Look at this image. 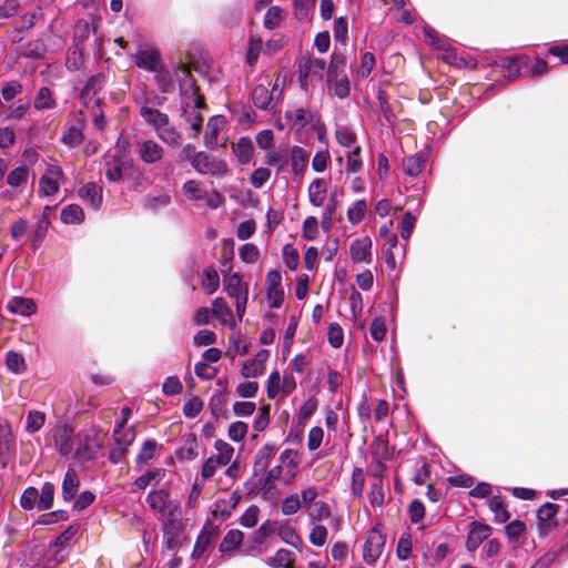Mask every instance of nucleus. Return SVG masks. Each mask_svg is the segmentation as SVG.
Here are the masks:
<instances>
[{"instance_id": "f257e3e1", "label": "nucleus", "mask_w": 568, "mask_h": 568, "mask_svg": "<svg viewBox=\"0 0 568 568\" xmlns=\"http://www.w3.org/2000/svg\"><path fill=\"white\" fill-rule=\"evenodd\" d=\"M285 81L286 75L278 72L274 82L255 85L251 93L254 105L263 111H275L282 101Z\"/></svg>"}, {"instance_id": "f03ea898", "label": "nucleus", "mask_w": 568, "mask_h": 568, "mask_svg": "<svg viewBox=\"0 0 568 568\" xmlns=\"http://www.w3.org/2000/svg\"><path fill=\"white\" fill-rule=\"evenodd\" d=\"M146 504L153 511L161 514L162 519L181 516L179 501L171 499L165 489L151 490L146 496Z\"/></svg>"}, {"instance_id": "7ed1b4c3", "label": "nucleus", "mask_w": 568, "mask_h": 568, "mask_svg": "<svg viewBox=\"0 0 568 568\" xmlns=\"http://www.w3.org/2000/svg\"><path fill=\"white\" fill-rule=\"evenodd\" d=\"M386 544V536L382 531L381 525L376 524L367 531L365 542L363 545V560L374 567L381 558Z\"/></svg>"}, {"instance_id": "20e7f679", "label": "nucleus", "mask_w": 568, "mask_h": 568, "mask_svg": "<svg viewBox=\"0 0 568 568\" xmlns=\"http://www.w3.org/2000/svg\"><path fill=\"white\" fill-rule=\"evenodd\" d=\"M181 516L162 519V551L176 552L181 545L183 524Z\"/></svg>"}, {"instance_id": "39448f33", "label": "nucleus", "mask_w": 568, "mask_h": 568, "mask_svg": "<svg viewBox=\"0 0 568 568\" xmlns=\"http://www.w3.org/2000/svg\"><path fill=\"white\" fill-rule=\"evenodd\" d=\"M191 165L200 174L224 176L229 173V166L225 161L211 158L205 152H197L193 156Z\"/></svg>"}, {"instance_id": "423d86ee", "label": "nucleus", "mask_w": 568, "mask_h": 568, "mask_svg": "<svg viewBox=\"0 0 568 568\" xmlns=\"http://www.w3.org/2000/svg\"><path fill=\"white\" fill-rule=\"evenodd\" d=\"M265 294L271 308H280L284 302L285 293L282 287V275L277 270H271L266 274Z\"/></svg>"}, {"instance_id": "0eeeda50", "label": "nucleus", "mask_w": 568, "mask_h": 568, "mask_svg": "<svg viewBox=\"0 0 568 568\" xmlns=\"http://www.w3.org/2000/svg\"><path fill=\"white\" fill-rule=\"evenodd\" d=\"M373 241L368 235L355 239L349 245V256L354 264H372Z\"/></svg>"}, {"instance_id": "6e6552de", "label": "nucleus", "mask_w": 568, "mask_h": 568, "mask_svg": "<svg viewBox=\"0 0 568 568\" xmlns=\"http://www.w3.org/2000/svg\"><path fill=\"white\" fill-rule=\"evenodd\" d=\"M134 63L149 72L158 71L163 65L160 52L154 47L140 48L134 55Z\"/></svg>"}, {"instance_id": "1a4fd4ad", "label": "nucleus", "mask_w": 568, "mask_h": 568, "mask_svg": "<svg viewBox=\"0 0 568 568\" xmlns=\"http://www.w3.org/2000/svg\"><path fill=\"white\" fill-rule=\"evenodd\" d=\"M135 102L140 106L139 113H140L141 118L144 120V122L148 125H150L154 129L155 133L162 126L166 125L168 121H170L168 114L161 112L160 110H158L155 108L149 106L148 99H145V100L136 99Z\"/></svg>"}, {"instance_id": "9d476101", "label": "nucleus", "mask_w": 568, "mask_h": 568, "mask_svg": "<svg viewBox=\"0 0 568 568\" xmlns=\"http://www.w3.org/2000/svg\"><path fill=\"white\" fill-rule=\"evenodd\" d=\"M273 468H278L281 479H284L285 483L290 481L297 473V453L290 448L283 450L280 455L278 464Z\"/></svg>"}, {"instance_id": "9b49d317", "label": "nucleus", "mask_w": 568, "mask_h": 568, "mask_svg": "<svg viewBox=\"0 0 568 568\" xmlns=\"http://www.w3.org/2000/svg\"><path fill=\"white\" fill-rule=\"evenodd\" d=\"M270 352L267 349H260L255 356L243 363L241 375L244 378H254L262 376L265 371L266 362L268 361Z\"/></svg>"}, {"instance_id": "f8f14e48", "label": "nucleus", "mask_w": 568, "mask_h": 568, "mask_svg": "<svg viewBox=\"0 0 568 568\" xmlns=\"http://www.w3.org/2000/svg\"><path fill=\"white\" fill-rule=\"evenodd\" d=\"M114 442L115 445L110 449L109 460L116 465L122 462L123 457L128 452V447L134 439V433L132 430H126L123 434H120L119 429H114Z\"/></svg>"}, {"instance_id": "ddd939ff", "label": "nucleus", "mask_w": 568, "mask_h": 568, "mask_svg": "<svg viewBox=\"0 0 568 568\" xmlns=\"http://www.w3.org/2000/svg\"><path fill=\"white\" fill-rule=\"evenodd\" d=\"M71 427L64 425L54 432V447L64 457H69L75 449V438Z\"/></svg>"}, {"instance_id": "4468645a", "label": "nucleus", "mask_w": 568, "mask_h": 568, "mask_svg": "<svg viewBox=\"0 0 568 568\" xmlns=\"http://www.w3.org/2000/svg\"><path fill=\"white\" fill-rule=\"evenodd\" d=\"M62 169L58 165H52L48 169L47 173L40 178L39 192L44 196L53 195L59 190V183L62 179Z\"/></svg>"}, {"instance_id": "2eb2a0df", "label": "nucleus", "mask_w": 568, "mask_h": 568, "mask_svg": "<svg viewBox=\"0 0 568 568\" xmlns=\"http://www.w3.org/2000/svg\"><path fill=\"white\" fill-rule=\"evenodd\" d=\"M136 153L145 164H153L163 156V148L153 140H144L136 143Z\"/></svg>"}, {"instance_id": "dca6fc26", "label": "nucleus", "mask_w": 568, "mask_h": 568, "mask_svg": "<svg viewBox=\"0 0 568 568\" xmlns=\"http://www.w3.org/2000/svg\"><path fill=\"white\" fill-rule=\"evenodd\" d=\"M105 85V77L102 73L91 75L80 92V100L85 108H89L90 102L93 98L103 89Z\"/></svg>"}, {"instance_id": "f3484780", "label": "nucleus", "mask_w": 568, "mask_h": 568, "mask_svg": "<svg viewBox=\"0 0 568 568\" xmlns=\"http://www.w3.org/2000/svg\"><path fill=\"white\" fill-rule=\"evenodd\" d=\"M490 535L489 526L473 521L466 539V548L473 552L478 549L480 544Z\"/></svg>"}, {"instance_id": "a211bd4d", "label": "nucleus", "mask_w": 568, "mask_h": 568, "mask_svg": "<svg viewBox=\"0 0 568 568\" xmlns=\"http://www.w3.org/2000/svg\"><path fill=\"white\" fill-rule=\"evenodd\" d=\"M212 316L222 325L235 326V318L232 310L223 297H216L212 302Z\"/></svg>"}, {"instance_id": "6ab92c4d", "label": "nucleus", "mask_w": 568, "mask_h": 568, "mask_svg": "<svg viewBox=\"0 0 568 568\" xmlns=\"http://www.w3.org/2000/svg\"><path fill=\"white\" fill-rule=\"evenodd\" d=\"M78 194L80 199L89 203L94 210H99L101 207L103 196L102 187L99 184L89 182L80 187Z\"/></svg>"}, {"instance_id": "aec40b11", "label": "nucleus", "mask_w": 568, "mask_h": 568, "mask_svg": "<svg viewBox=\"0 0 568 568\" xmlns=\"http://www.w3.org/2000/svg\"><path fill=\"white\" fill-rule=\"evenodd\" d=\"M308 201L313 206L324 205L327 196V182L324 179H315L308 185Z\"/></svg>"}, {"instance_id": "412c9836", "label": "nucleus", "mask_w": 568, "mask_h": 568, "mask_svg": "<svg viewBox=\"0 0 568 568\" xmlns=\"http://www.w3.org/2000/svg\"><path fill=\"white\" fill-rule=\"evenodd\" d=\"M16 449V440L10 424L0 420V457H9Z\"/></svg>"}, {"instance_id": "4be33fe9", "label": "nucleus", "mask_w": 568, "mask_h": 568, "mask_svg": "<svg viewBox=\"0 0 568 568\" xmlns=\"http://www.w3.org/2000/svg\"><path fill=\"white\" fill-rule=\"evenodd\" d=\"M203 101L201 98L195 99L194 105H186L183 109V115L185 121L190 124L191 129L194 132V136L200 132L203 123V116L200 112V108L202 106Z\"/></svg>"}, {"instance_id": "5701e85b", "label": "nucleus", "mask_w": 568, "mask_h": 568, "mask_svg": "<svg viewBox=\"0 0 568 568\" xmlns=\"http://www.w3.org/2000/svg\"><path fill=\"white\" fill-rule=\"evenodd\" d=\"M426 163L427 155L424 153H416L414 155L405 158L402 166L406 175L410 178H416L423 172V170L426 166Z\"/></svg>"}, {"instance_id": "b1692460", "label": "nucleus", "mask_w": 568, "mask_h": 568, "mask_svg": "<svg viewBox=\"0 0 568 568\" xmlns=\"http://www.w3.org/2000/svg\"><path fill=\"white\" fill-rule=\"evenodd\" d=\"M7 308L12 314L30 316L36 312L37 305L31 298L14 296L8 302Z\"/></svg>"}, {"instance_id": "393cba45", "label": "nucleus", "mask_w": 568, "mask_h": 568, "mask_svg": "<svg viewBox=\"0 0 568 568\" xmlns=\"http://www.w3.org/2000/svg\"><path fill=\"white\" fill-rule=\"evenodd\" d=\"M349 91H351L349 81L345 73L344 74H334L332 78H328L329 94L343 100L348 97Z\"/></svg>"}, {"instance_id": "a878e982", "label": "nucleus", "mask_w": 568, "mask_h": 568, "mask_svg": "<svg viewBox=\"0 0 568 568\" xmlns=\"http://www.w3.org/2000/svg\"><path fill=\"white\" fill-rule=\"evenodd\" d=\"M223 285L227 295L232 298L241 296L242 294H248V286L246 283H243L239 273H233L229 276H225L223 280Z\"/></svg>"}, {"instance_id": "bb28decb", "label": "nucleus", "mask_w": 568, "mask_h": 568, "mask_svg": "<svg viewBox=\"0 0 568 568\" xmlns=\"http://www.w3.org/2000/svg\"><path fill=\"white\" fill-rule=\"evenodd\" d=\"M80 486V480L78 478V474L74 468H68L64 474V478L62 481V497L65 501L72 500Z\"/></svg>"}, {"instance_id": "cd10ccee", "label": "nucleus", "mask_w": 568, "mask_h": 568, "mask_svg": "<svg viewBox=\"0 0 568 568\" xmlns=\"http://www.w3.org/2000/svg\"><path fill=\"white\" fill-rule=\"evenodd\" d=\"M288 161L291 162L293 173L301 175L306 169L308 154L303 148L294 145L290 150Z\"/></svg>"}, {"instance_id": "c85d7f7f", "label": "nucleus", "mask_w": 568, "mask_h": 568, "mask_svg": "<svg viewBox=\"0 0 568 568\" xmlns=\"http://www.w3.org/2000/svg\"><path fill=\"white\" fill-rule=\"evenodd\" d=\"M232 150L241 164L250 163L254 153L253 143L248 138L237 140V142L233 143Z\"/></svg>"}, {"instance_id": "c756f323", "label": "nucleus", "mask_w": 568, "mask_h": 568, "mask_svg": "<svg viewBox=\"0 0 568 568\" xmlns=\"http://www.w3.org/2000/svg\"><path fill=\"white\" fill-rule=\"evenodd\" d=\"M174 75L182 93H195V82L191 70L186 65H178L174 70Z\"/></svg>"}, {"instance_id": "7c9ffc66", "label": "nucleus", "mask_w": 568, "mask_h": 568, "mask_svg": "<svg viewBox=\"0 0 568 568\" xmlns=\"http://www.w3.org/2000/svg\"><path fill=\"white\" fill-rule=\"evenodd\" d=\"M83 120L79 121L78 124L68 126L62 134V142L70 148L79 146L83 140Z\"/></svg>"}, {"instance_id": "2f4dec72", "label": "nucleus", "mask_w": 568, "mask_h": 568, "mask_svg": "<svg viewBox=\"0 0 568 568\" xmlns=\"http://www.w3.org/2000/svg\"><path fill=\"white\" fill-rule=\"evenodd\" d=\"M162 448V445H159L154 439H146L136 455V465H146L150 460L156 457L158 452Z\"/></svg>"}, {"instance_id": "473e14b6", "label": "nucleus", "mask_w": 568, "mask_h": 568, "mask_svg": "<svg viewBox=\"0 0 568 568\" xmlns=\"http://www.w3.org/2000/svg\"><path fill=\"white\" fill-rule=\"evenodd\" d=\"M57 106V101L52 95V91L48 87H42L38 90L33 108L37 111L52 110Z\"/></svg>"}, {"instance_id": "72a5a7b5", "label": "nucleus", "mask_w": 568, "mask_h": 568, "mask_svg": "<svg viewBox=\"0 0 568 568\" xmlns=\"http://www.w3.org/2000/svg\"><path fill=\"white\" fill-rule=\"evenodd\" d=\"M335 138L343 148L354 150L356 146H361L357 143L356 133L347 125H338L335 131Z\"/></svg>"}, {"instance_id": "f704fd0d", "label": "nucleus", "mask_w": 568, "mask_h": 568, "mask_svg": "<svg viewBox=\"0 0 568 568\" xmlns=\"http://www.w3.org/2000/svg\"><path fill=\"white\" fill-rule=\"evenodd\" d=\"M156 136L172 148H179L182 144V135L178 132V130L171 125L170 121L168 124L162 126L158 132Z\"/></svg>"}, {"instance_id": "c9c22d12", "label": "nucleus", "mask_w": 568, "mask_h": 568, "mask_svg": "<svg viewBox=\"0 0 568 568\" xmlns=\"http://www.w3.org/2000/svg\"><path fill=\"white\" fill-rule=\"evenodd\" d=\"M286 13L284 10L278 6H272L266 11L264 19H263V26L267 30H274L277 29L282 22L285 20Z\"/></svg>"}, {"instance_id": "e433bc0d", "label": "nucleus", "mask_w": 568, "mask_h": 568, "mask_svg": "<svg viewBox=\"0 0 568 568\" xmlns=\"http://www.w3.org/2000/svg\"><path fill=\"white\" fill-rule=\"evenodd\" d=\"M413 554V537L409 529L403 531L396 546V556L399 560H407Z\"/></svg>"}, {"instance_id": "4c0bfd02", "label": "nucleus", "mask_w": 568, "mask_h": 568, "mask_svg": "<svg viewBox=\"0 0 568 568\" xmlns=\"http://www.w3.org/2000/svg\"><path fill=\"white\" fill-rule=\"evenodd\" d=\"M78 532V526L70 525L67 529H64L54 540L53 547L57 548V552L54 554V558L57 561H61L63 556L59 557V552L65 549L75 534Z\"/></svg>"}, {"instance_id": "58836bf2", "label": "nucleus", "mask_w": 568, "mask_h": 568, "mask_svg": "<svg viewBox=\"0 0 568 568\" xmlns=\"http://www.w3.org/2000/svg\"><path fill=\"white\" fill-rule=\"evenodd\" d=\"M266 394L272 400L276 399L280 395L283 397L282 375L277 369H274L268 375L266 382Z\"/></svg>"}, {"instance_id": "ea45409f", "label": "nucleus", "mask_w": 568, "mask_h": 568, "mask_svg": "<svg viewBox=\"0 0 568 568\" xmlns=\"http://www.w3.org/2000/svg\"><path fill=\"white\" fill-rule=\"evenodd\" d=\"M201 285L209 295H212L217 291L220 286V276L214 267H206L203 271Z\"/></svg>"}, {"instance_id": "a19ab883", "label": "nucleus", "mask_w": 568, "mask_h": 568, "mask_svg": "<svg viewBox=\"0 0 568 568\" xmlns=\"http://www.w3.org/2000/svg\"><path fill=\"white\" fill-rule=\"evenodd\" d=\"M54 494V485L50 481L44 483L41 487V493H39V501L37 504L38 510L42 511L52 508Z\"/></svg>"}, {"instance_id": "79ce46f5", "label": "nucleus", "mask_w": 568, "mask_h": 568, "mask_svg": "<svg viewBox=\"0 0 568 568\" xmlns=\"http://www.w3.org/2000/svg\"><path fill=\"white\" fill-rule=\"evenodd\" d=\"M423 33L425 41L429 43L432 47L443 51L448 50L450 48L449 40L445 36L439 34L433 28L425 27Z\"/></svg>"}, {"instance_id": "37998d69", "label": "nucleus", "mask_w": 568, "mask_h": 568, "mask_svg": "<svg viewBox=\"0 0 568 568\" xmlns=\"http://www.w3.org/2000/svg\"><path fill=\"white\" fill-rule=\"evenodd\" d=\"M335 45L345 48L348 39V22L346 18L335 19L333 27Z\"/></svg>"}, {"instance_id": "c03bdc74", "label": "nucleus", "mask_w": 568, "mask_h": 568, "mask_svg": "<svg viewBox=\"0 0 568 568\" xmlns=\"http://www.w3.org/2000/svg\"><path fill=\"white\" fill-rule=\"evenodd\" d=\"M243 537V532L239 529L227 531L220 544L219 550L221 552H229L236 549L241 545Z\"/></svg>"}, {"instance_id": "a18cd8bd", "label": "nucleus", "mask_w": 568, "mask_h": 568, "mask_svg": "<svg viewBox=\"0 0 568 568\" xmlns=\"http://www.w3.org/2000/svg\"><path fill=\"white\" fill-rule=\"evenodd\" d=\"M274 454V446L266 444L255 455L254 469L255 471H265L270 466L271 458Z\"/></svg>"}, {"instance_id": "49530a36", "label": "nucleus", "mask_w": 568, "mask_h": 568, "mask_svg": "<svg viewBox=\"0 0 568 568\" xmlns=\"http://www.w3.org/2000/svg\"><path fill=\"white\" fill-rule=\"evenodd\" d=\"M295 555L287 549H280L273 557H270L266 564L273 568H290L294 561Z\"/></svg>"}, {"instance_id": "de8ad7c7", "label": "nucleus", "mask_w": 568, "mask_h": 568, "mask_svg": "<svg viewBox=\"0 0 568 568\" xmlns=\"http://www.w3.org/2000/svg\"><path fill=\"white\" fill-rule=\"evenodd\" d=\"M263 47L261 38L250 37L246 49V63L251 68L256 65L260 54L263 51Z\"/></svg>"}, {"instance_id": "09e8293b", "label": "nucleus", "mask_w": 568, "mask_h": 568, "mask_svg": "<svg viewBox=\"0 0 568 568\" xmlns=\"http://www.w3.org/2000/svg\"><path fill=\"white\" fill-rule=\"evenodd\" d=\"M153 73H154V80H155L158 88L161 92L169 93V92L173 91L174 83L171 78L170 71L168 70V68L164 64L162 67H160V69L158 71H154Z\"/></svg>"}, {"instance_id": "8fccbe9b", "label": "nucleus", "mask_w": 568, "mask_h": 568, "mask_svg": "<svg viewBox=\"0 0 568 568\" xmlns=\"http://www.w3.org/2000/svg\"><path fill=\"white\" fill-rule=\"evenodd\" d=\"M84 220V212L81 206L70 204L61 212V221L65 224H80Z\"/></svg>"}, {"instance_id": "3c124183", "label": "nucleus", "mask_w": 568, "mask_h": 568, "mask_svg": "<svg viewBox=\"0 0 568 568\" xmlns=\"http://www.w3.org/2000/svg\"><path fill=\"white\" fill-rule=\"evenodd\" d=\"M185 195L192 201L205 200L207 191L202 183L195 180H189L183 184Z\"/></svg>"}, {"instance_id": "603ef678", "label": "nucleus", "mask_w": 568, "mask_h": 568, "mask_svg": "<svg viewBox=\"0 0 568 568\" xmlns=\"http://www.w3.org/2000/svg\"><path fill=\"white\" fill-rule=\"evenodd\" d=\"M278 536L285 544L294 548H300L303 544L302 538L297 534L296 529L288 524L280 527Z\"/></svg>"}, {"instance_id": "864d4df0", "label": "nucleus", "mask_w": 568, "mask_h": 568, "mask_svg": "<svg viewBox=\"0 0 568 568\" xmlns=\"http://www.w3.org/2000/svg\"><path fill=\"white\" fill-rule=\"evenodd\" d=\"M49 225V217L45 214H42L36 223V229L31 237V245L33 248H37L42 243L47 235Z\"/></svg>"}, {"instance_id": "5fc2aeb1", "label": "nucleus", "mask_w": 568, "mask_h": 568, "mask_svg": "<svg viewBox=\"0 0 568 568\" xmlns=\"http://www.w3.org/2000/svg\"><path fill=\"white\" fill-rule=\"evenodd\" d=\"M29 172L26 166L13 169L7 176V183L14 190L24 186L28 182Z\"/></svg>"}, {"instance_id": "6e6d98bb", "label": "nucleus", "mask_w": 568, "mask_h": 568, "mask_svg": "<svg viewBox=\"0 0 568 568\" xmlns=\"http://www.w3.org/2000/svg\"><path fill=\"white\" fill-rule=\"evenodd\" d=\"M488 506L490 511L494 514L496 523L504 524L509 519L510 514L499 497H493L489 500Z\"/></svg>"}, {"instance_id": "4d7b16f0", "label": "nucleus", "mask_w": 568, "mask_h": 568, "mask_svg": "<svg viewBox=\"0 0 568 568\" xmlns=\"http://www.w3.org/2000/svg\"><path fill=\"white\" fill-rule=\"evenodd\" d=\"M367 204L365 200H357L348 210H347V220L352 225L359 224L366 214Z\"/></svg>"}, {"instance_id": "13d9d810", "label": "nucleus", "mask_w": 568, "mask_h": 568, "mask_svg": "<svg viewBox=\"0 0 568 568\" xmlns=\"http://www.w3.org/2000/svg\"><path fill=\"white\" fill-rule=\"evenodd\" d=\"M214 447L217 450V455L213 457L219 460L221 466L227 465L233 457L234 448L222 439L215 440Z\"/></svg>"}, {"instance_id": "bf43d9fd", "label": "nucleus", "mask_w": 568, "mask_h": 568, "mask_svg": "<svg viewBox=\"0 0 568 568\" xmlns=\"http://www.w3.org/2000/svg\"><path fill=\"white\" fill-rule=\"evenodd\" d=\"M286 118L292 122L293 126L304 128L313 119L311 112L304 108H297L286 113Z\"/></svg>"}, {"instance_id": "052dcab7", "label": "nucleus", "mask_w": 568, "mask_h": 568, "mask_svg": "<svg viewBox=\"0 0 568 568\" xmlns=\"http://www.w3.org/2000/svg\"><path fill=\"white\" fill-rule=\"evenodd\" d=\"M45 423V414L40 410H30L27 415L26 432L33 434L40 430Z\"/></svg>"}, {"instance_id": "680f3d73", "label": "nucleus", "mask_w": 568, "mask_h": 568, "mask_svg": "<svg viewBox=\"0 0 568 568\" xmlns=\"http://www.w3.org/2000/svg\"><path fill=\"white\" fill-rule=\"evenodd\" d=\"M311 523H320L331 517L329 506L325 501L314 503L313 507L308 511Z\"/></svg>"}, {"instance_id": "e2e57ef3", "label": "nucleus", "mask_w": 568, "mask_h": 568, "mask_svg": "<svg viewBox=\"0 0 568 568\" xmlns=\"http://www.w3.org/2000/svg\"><path fill=\"white\" fill-rule=\"evenodd\" d=\"M312 528L310 532V542L316 547H322L326 544L328 530L320 523H311Z\"/></svg>"}, {"instance_id": "0e129e2a", "label": "nucleus", "mask_w": 568, "mask_h": 568, "mask_svg": "<svg viewBox=\"0 0 568 568\" xmlns=\"http://www.w3.org/2000/svg\"><path fill=\"white\" fill-rule=\"evenodd\" d=\"M527 58H507L503 62V67L507 68V79L513 81L520 74L523 65H526Z\"/></svg>"}, {"instance_id": "69168bd1", "label": "nucleus", "mask_w": 568, "mask_h": 568, "mask_svg": "<svg viewBox=\"0 0 568 568\" xmlns=\"http://www.w3.org/2000/svg\"><path fill=\"white\" fill-rule=\"evenodd\" d=\"M6 364L8 369L14 374H21L27 368L23 356L13 351L7 353Z\"/></svg>"}, {"instance_id": "338daca9", "label": "nucleus", "mask_w": 568, "mask_h": 568, "mask_svg": "<svg viewBox=\"0 0 568 568\" xmlns=\"http://www.w3.org/2000/svg\"><path fill=\"white\" fill-rule=\"evenodd\" d=\"M362 148L356 146L349 150L346 154V171L347 173H357L363 169V161L361 159Z\"/></svg>"}, {"instance_id": "774afa93", "label": "nucleus", "mask_w": 568, "mask_h": 568, "mask_svg": "<svg viewBox=\"0 0 568 568\" xmlns=\"http://www.w3.org/2000/svg\"><path fill=\"white\" fill-rule=\"evenodd\" d=\"M39 501V490L36 487H28L20 497V506L24 510H32Z\"/></svg>"}]
</instances>
